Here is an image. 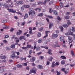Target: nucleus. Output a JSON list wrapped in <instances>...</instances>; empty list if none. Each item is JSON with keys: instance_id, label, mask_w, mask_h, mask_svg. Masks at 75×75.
<instances>
[{"instance_id": "obj_3", "label": "nucleus", "mask_w": 75, "mask_h": 75, "mask_svg": "<svg viewBox=\"0 0 75 75\" xmlns=\"http://www.w3.org/2000/svg\"><path fill=\"white\" fill-rule=\"evenodd\" d=\"M37 51H40V47L38 46L37 47H36V45H35L34 47V50H35Z\"/></svg>"}, {"instance_id": "obj_21", "label": "nucleus", "mask_w": 75, "mask_h": 75, "mask_svg": "<svg viewBox=\"0 0 75 75\" xmlns=\"http://www.w3.org/2000/svg\"><path fill=\"white\" fill-rule=\"evenodd\" d=\"M4 69H1L0 70V74H1L3 73V72H4V71H5V70Z\"/></svg>"}, {"instance_id": "obj_56", "label": "nucleus", "mask_w": 75, "mask_h": 75, "mask_svg": "<svg viewBox=\"0 0 75 75\" xmlns=\"http://www.w3.org/2000/svg\"><path fill=\"white\" fill-rule=\"evenodd\" d=\"M64 18H66V19H67V20H68V19H69V16H65L64 17Z\"/></svg>"}, {"instance_id": "obj_64", "label": "nucleus", "mask_w": 75, "mask_h": 75, "mask_svg": "<svg viewBox=\"0 0 75 75\" xmlns=\"http://www.w3.org/2000/svg\"><path fill=\"white\" fill-rule=\"evenodd\" d=\"M72 36L74 38V39H75V34H74V35H73Z\"/></svg>"}, {"instance_id": "obj_25", "label": "nucleus", "mask_w": 75, "mask_h": 75, "mask_svg": "<svg viewBox=\"0 0 75 75\" xmlns=\"http://www.w3.org/2000/svg\"><path fill=\"white\" fill-rule=\"evenodd\" d=\"M22 49H23V50H26V51H27V50H28V48H27V47H22Z\"/></svg>"}, {"instance_id": "obj_59", "label": "nucleus", "mask_w": 75, "mask_h": 75, "mask_svg": "<svg viewBox=\"0 0 75 75\" xmlns=\"http://www.w3.org/2000/svg\"><path fill=\"white\" fill-rule=\"evenodd\" d=\"M3 42L6 44V43H7V40H4L3 41Z\"/></svg>"}, {"instance_id": "obj_26", "label": "nucleus", "mask_w": 75, "mask_h": 75, "mask_svg": "<svg viewBox=\"0 0 75 75\" xmlns=\"http://www.w3.org/2000/svg\"><path fill=\"white\" fill-rule=\"evenodd\" d=\"M24 7H25V8H29L30 7V5H25L24 6Z\"/></svg>"}, {"instance_id": "obj_5", "label": "nucleus", "mask_w": 75, "mask_h": 75, "mask_svg": "<svg viewBox=\"0 0 75 75\" xmlns=\"http://www.w3.org/2000/svg\"><path fill=\"white\" fill-rule=\"evenodd\" d=\"M3 6L5 8H9V6H8V4H7L4 3L3 4Z\"/></svg>"}, {"instance_id": "obj_17", "label": "nucleus", "mask_w": 75, "mask_h": 75, "mask_svg": "<svg viewBox=\"0 0 75 75\" xmlns=\"http://www.w3.org/2000/svg\"><path fill=\"white\" fill-rule=\"evenodd\" d=\"M59 39L60 41H62L64 40V36H61Z\"/></svg>"}, {"instance_id": "obj_39", "label": "nucleus", "mask_w": 75, "mask_h": 75, "mask_svg": "<svg viewBox=\"0 0 75 75\" xmlns=\"http://www.w3.org/2000/svg\"><path fill=\"white\" fill-rule=\"evenodd\" d=\"M47 0H45L44 1V3L43 2H42V4H45L46 3H47Z\"/></svg>"}, {"instance_id": "obj_27", "label": "nucleus", "mask_w": 75, "mask_h": 75, "mask_svg": "<svg viewBox=\"0 0 75 75\" xmlns=\"http://www.w3.org/2000/svg\"><path fill=\"white\" fill-rule=\"evenodd\" d=\"M9 28V26H5V27H3V29H8Z\"/></svg>"}, {"instance_id": "obj_51", "label": "nucleus", "mask_w": 75, "mask_h": 75, "mask_svg": "<svg viewBox=\"0 0 75 75\" xmlns=\"http://www.w3.org/2000/svg\"><path fill=\"white\" fill-rule=\"evenodd\" d=\"M14 28H11V29L10 30V31L11 32H13V31H14Z\"/></svg>"}, {"instance_id": "obj_7", "label": "nucleus", "mask_w": 75, "mask_h": 75, "mask_svg": "<svg viewBox=\"0 0 75 75\" xmlns=\"http://www.w3.org/2000/svg\"><path fill=\"white\" fill-rule=\"evenodd\" d=\"M18 31L19 32H17L16 33V35H20V34H21L23 33V31L19 30Z\"/></svg>"}, {"instance_id": "obj_54", "label": "nucleus", "mask_w": 75, "mask_h": 75, "mask_svg": "<svg viewBox=\"0 0 75 75\" xmlns=\"http://www.w3.org/2000/svg\"><path fill=\"white\" fill-rule=\"evenodd\" d=\"M16 55H15V54H13L12 55H11L12 58H15Z\"/></svg>"}, {"instance_id": "obj_49", "label": "nucleus", "mask_w": 75, "mask_h": 75, "mask_svg": "<svg viewBox=\"0 0 75 75\" xmlns=\"http://www.w3.org/2000/svg\"><path fill=\"white\" fill-rule=\"evenodd\" d=\"M51 49H49L48 50V51L47 52V53H48V54H51Z\"/></svg>"}, {"instance_id": "obj_23", "label": "nucleus", "mask_w": 75, "mask_h": 75, "mask_svg": "<svg viewBox=\"0 0 75 75\" xmlns=\"http://www.w3.org/2000/svg\"><path fill=\"white\" fill-rule=\"evenodd\" d=\"M53 46L54 48H56V47H60V45H54Z\"/></svg>"}, {"instance_id": "obj_33", "label": "nucleus", "mask_w": 75, "mask_h": 75, "mask_svg": "<svg viewBox=\"0 0 75 75\" xmlns=\"http://www.w3.org/2000/svg\"><path fill=\"white\" fill-rule=\"evenodd\" d=\"M38 37H40L41 36V34L40 33H38L37 35Z\"/></svg>"}, {"instance_id": "obj_30", "label": "nucleus", "mask_w": 75, "mask_h": 75, "mask_svg": "<svg viewBox=\"0 0 75 75\" xmlns=\"http://www.w3.org/2000/svg\"><path fill=\"white\" fill-rule=\"evenodd\" d=\"M63 1H62V3H60V6L61 7H63V4H63V3H64V2L63 3Z\"/></svg>"}, {"instance_id": "obj_53", "label": "nucleus", "mask_w": 75, "mask_h": 75, "mask_svg": "<svg viewBox=\"0 0 75 75\" xmlns=\"http://www.w3.org/2000/svg\"><path fill=\"white\" fill-rule=\"evenodd\" d=\"M61 31L62 32H63V30H64V28L63 27H62L61 28Z\"/></svg>"}, {"instance_id": "obj_6", "label": "nucleus", "mask_w": 75, "mask_h": 75, "mask_svg": "<svg viewBox=\"0 0 75 75\" xmlns=\"http://www.w3.org/2000/svg\"><path fill=\"white\" fill-rule=\"evenodd\" d=\"M19 40H25L26 38H25V37L24 36H21L20 37Z\"/></svg>"}, {"instance_id": "obj_36", "label": "nucleus", "mask_w": 75, "mask_h": 75, "mask_svg": "<svg viewBox=\"0 0 75 75\" xmlns=\"http://www.w3.org/2000/svg\"><path fill=\"white\" fill-rule=\"evenodd\" d=\"M52 57H50L49 59H48V60L49 61H52Z\"/></svg>"}, {"instance_id": "obj_24", "label": "nucleus", "mask_w": 75, "mask_h": 75, "mask_svg": "<svg viewBox=\"0 0 75 75\" xmlns=\"http://www.w3.org/2000/svg\"><path fill=\"white\" fill-rule=\"evenodd\" d=\"M55 62H53L52 64V67H55Z\"/></svg>"}, {"instance_id": "obj_44", "label": "nucleus", "mask_w": 75, "mask_h": 75, "mask_svg": "<svg viewBox=\"0 0 75 75\" xmlns=\"http://www.w3.org/2000/svg\"><path fill=\"white\" fill-rule=\"evenodd\" d=\"M25 24V22H24L22 23L21 24V25H23V26Z\"/></svg>"}, {"instance_id": "obj_41", "label": "nucleus", "mask_w": 75, "mask_h": 75, "mask_svg": "<svg viewBox=\"0 0 75 75\" xmlns=\"http://www.w3.org/2000/svg\"><path fill=\"white\" fill-rule=\"evenodd\" d=\"M34 11V8H31L29 9V11Z\"/></svg>"}, {"instance_id": "obj_9", "label": "nucleus", "mask_w": 75, "mask_h": 75, "mask_svg": "<svg viewBox=\"0 0 75 75\" xmlns=\"http://www.w3.org/2000/svg\"><path fill=\"white\" fill-rule=\"evenodd\" d=\"M35 60V57H33L32 59H30V61L31 62H34Z\"/></svg>"}, {"instance_id": "obj_55", "label": "nucleus", "mask_w": 75, "mask_h": 75, "mask_svg": "<svg viewBox=\"0 0 75 75\" xmlns=\"http://www.w3.org/2000/svg\"><path fill=\"white\" fill-rule=\"evenodd\" d=\"M56 72H57V75H60V74H61V73H60V72H59L58 71H56Z\"/></svg>"}, {"instance_id": "obj_37", "label": "nucleus", "mask_w": 75, "mask_h": 75, "mask_svg": "<svg viewBox=\"0 0 75 75\" xmlns=\"http://www.w3.org/2000/svg\"><path fill=\"white\" fill-rule=\"evenodd\" d=\"M31 47V45H27V48H30Z\"/></svg>"}, {"instance_id": "obj_50", "label": "nucleus", "mask_w": 75, "mask_h": 75, "mask_svg": "<svg viewBox=\"0 0 75 75\" xmlns=\"http://www.w3.org/2000/svg\"><path fill=\"white\" fill-rule=\"evenodd\" d=\"M51 10H52V8H49V12L50 13H52V11H51Z\"/></svg>"}, {"instance_id": "obj_63", "label": "nucleus", "mask_w": 75, "mask_h": 75, "mask_svg": "<svg viewBox=\"0 0 75 75\" xmlns=\"http://www.w3.org/2000/svg\"><path fill=\"white\" fill-rule=\"evenodd\" d=\"M41 53H42V52H38V53H37V55H38V56L39 55L41 54Z\"/></svg>"}, {"instance_id": "obj_19", "label": "nucleus", "mask_w": 75, "mask_h": 75, "mask_svg": "<svg viewBox=\"0 0 75 75\" xmlns=\"http://www.w3.org/2000/svg\"><path fill=\"white\" fill-rule=\"evenodd\" d=\"M44 14L42 13H39L38 14V16L39 17H42L43 16Z\"/></svg>"}, {"instance_id": "obj_52", "label": "nucleus", "mask_w": 75, "mask_h": 75, "mask_svg": "<svg viewBox=\"0 0 75 75\" xmlns=\"http://www.w3.org/2000/svg\"><path fill=\"white\" fill-rule=\"evenodd\" d=\"M72 31H73V32H75V28L74 27H72Z\"/></svg>"}, {"instance_id": "obj_35", "label": "nucleus", "mask_w": 75, "mask_h": 75, "mask_svg": "<svg viewBox=\"0 0 75 75\" xmlns=\"http://www.w3.org/2000/svg\"><path fill=\"white\" fill-rule=\"evenodd\" d=\"M57 18L59 21H61V18H60V17L59 16H57Z\"/></svg>"}, {"instance_id": "obj_10", "label": "nucleus", "mask_w": 75, "mask_h": 75, "mask_svg": "<svg viewBox=\"0 0 75 75\" xmlns=\"http://www.w3.org/2000/svg\"><path fill=\"white\" fill-rule=\"evenodd\" d=\"M37 67L38 69H43V66L41 65H38Z\"/></svg>"}, {"instance_id": "obj_16", "label": "nucleus", "mask_w": 75, "mask_h": 75, "mask_svg": "<svg viewBox=\"0 0 75 75\" xmlns=\"http://www.w3.org/2000/svg\"><path fill=\"white\" fill-rule=\"evenodd\" d=\"M60 58H62V59H66L67 57L64 56L62 55L60 57Z\"/></svg>"}, {"instance_id": "obj_4", "label": "nucleus", "mask_w": 75, "mask_h": 75, "mask_svg": "<svg viewBox=\"0 0 75 75\" xmlns=\"http://www.w3.org/2000/svg\"><path fill=\"white\" fill-rule=\"evenodd\" d=\"M35 13V11H33L32 12L29 11V16L31 15L32 16H34Z\"/></svg>"}, {"instance_id": "obj_14", "label": "nucleus", "mask_w": 75, "mask_h": 75, "mask_svg": "<svg viewBox=\"0 0 75 75\" xmlns=\"http://www.w3.org/2000/svg\"><path fill=\"white\" fill-rule=\"evenodd\" d=\"M0 58L2 59H4L6 58V56L5 55L1 56H0Z\"/></svg>"}, {"instance_id": "obj_60", "label": "nucleus", "mask_w": 75, "mask_h": 75, "mask_svg": "<svg viewBox=\"0 0 75 75\" xmlns=\"http://www.w3.org/2000/svg\"><path fill=\"white\" fill-rule=\"evenodd\" d=\"M47 17L49 18H53V17L51 16H48Z\"/></svg>"}, {"instance_id": "obj_12", "label": "nucleus", "mask_w": 75, "mask_h": 75, "mask_svg": "<svg viewBox=\"0 0 75 75\" xmlns=\"http://www.w3.org/2000/svg\"><path fill=\"white\" fill-rule=\"evenodd\" d=\"M68 39L69 40V43H71L72 42V37L71 36L68 37Z\"/></svg>"}, {"instance_id": "obj_2", "label": "nucleus", "mask_w": 75, "mask_h": 75, "mask_svg": "<svg viewBox=\"0 0 75 75\" xmlns=\"http://www.w3.org/2000/svg\"><path fill=\"white\" fill-rule=\"evenodd\" d=\"M7 10L10 12L11 13H16V10H13V9H9L8 8L7 9Z\"/></svg>"}, {"instance_id": "obj_11", "label": "nucleus", "mask_w": 75, "mask_h": 75, "mask_svg": "<svg viewBox=\"0 0 75 75\" xmlns=\"http://www.w3.org/2000/svg\"><path fill=\"white\" fill-rule=\"evenodd\" d=\"M52 11L53 14L56 15V16H57V15H58V12H57V11L55 10H53Z\"/></svg>"}, {"instance_id": "obj_46", "label": "nucleus", "mask_w": 75, "mask_h": 75, "mask_svg": "<svg viewBox=\"0 0 75 75\" xmlns=\"http://www.w3.org/2000/svg\"><path fill=\"white\" fill-rule=\"evenodd\" d=\"M40 58L41 60H42L44 59V57L42 56H40Z\"/></svg>"}, {"instance_id": "obj_48", "label": "nucleus", "mask_w": 75, "mask_h": 75, "mask_svg": "<svg viewBox=\"0 0 75 75\" xmlns=\"http://www.w3.org/2000/svg\"><path fill=\"white\" fill-rule=\"evenodd\" d=\"M59 62H57L55 63V65H59Z\"/></svg>"}, {"instance_id": "obj_57", "label": "nucleus", "mask_w": 75, "mask_h": 75, "mask_svg": "<svg viewBox=\"0 0 75 75\" xmlns=\"http://www.w3.org/2000/svg\"><path fill=\"white\" fill-rule=\"evenodd\" d=\"M9 37V36H8V35H6L5 36V38H8Z\"/></svg>"}, {"instance_id": "obj_13", "label": "nucleus", "mask_w": 75, "mask_h": 75, "mask_svg": "<svg viewBox=\"0 0 75 75\" xmlns=\"http://www.w3.org/2000/svg\"><path fill=\"white\" fill-rule=\"evenodd\" d=\"M13 2L12 1H11V4L10 5L9 4H8V6H9V7H13Z\"/></svg>"}, {"instance_id": "obj_42", "label": "nucleus", "mask_w": 75, "mask_h": 75, "mask_svg": "<svg viewBox=\"0 0 75 75\" xmlns=\"http://www.w3.org/2000/svg\"><path fill=\"white\" fill-rule=\"evenodd\" d=\"M11 49V47H6V50H10Z\"/></svg>"}, {"instance_id": "obj_20", "label": "nucleus", "mask_w": 75, "mask_h": 75, "mask_svg": "<svg viewBox=\"0 0 75 75\" xmlns=\"http://www.w3.org/2000/svg\"><path fill=\"white\" fill-rule=\"evenodd\" d=\"M16 46L15 45H14V44H13V45H12L11 46V48H12L13 49H14L15 48V46Z\"/></svg>"}, {"instance_id": "obj_31", "label": "nucleus", "mask_w": 75, "mask_h": 75, "mask_svg": "<svg viewBox=\"0 0 75 75\" xmlns=\"http://www.w3.org/2000/svg\"><path fill=\"white\" fill-rule=\"evenodd\" d=\"M43 30V28L41 27L39 29V31H40V32H42Z\"/></svg>"}, {"instance_id": "obj_58", "label": "nucleus", "mask_w": 75, "mask_h": 75, "mask_svg": "<svg viewBox=\"0 0 75 75\" xmlns=\"http://www.w3.org/2000/svg\"><path fill=\"white\" fill-rule=\"evenodd\" d=\"M29 34H32V35H33V33L32 32V31L31 30H30L29 31Z\"/></svg>"}, {"instance_id": "obj_34", "label": "nucleus", "mask_w": 75, "mask_h": 75, "mask_svg": "<svg viewBox=\"0 0 75 75\" xmlns=\"http://www.w3.org/2000/svg\"><path fill=\"white\" fill-rule=\"evenodd\" d=\"M71 53L72 56H73V57H74V51H73V50H71Z\"/></svg>"}, {"instance_id": "obj_47", "label": "nucleus", "mask_w": 75, "mask_h": 75, "mask_svg": "<svg viewBox=\"0 0 75 75\" xmlns=\"http://www.w3.org/2000/svg\"><path fill=\"white\" fill-rule=\"evenodd\" d=\"M40 4H42V2L40 1L39 3L37 4L38 5H40Z\"/></svg>"}, {"instance_id": "obj_22", "label": "nucleus", "mask_w": 75, "mask_h": 75, "mask_svg": "<svg viewBox=\"0 0 75 75\" xmlns=\"http://www.w3.org/2000/svg\"><path fill=\"white\" fill-rule=\"evenodd\" d=\"M28 14L26 13L25 14V16H24V19H26L28 17Z\"/></svg>"}, {"instance_id": "obj_15", "label": "nucleus", "mask_w": 75, "mask_h": 75, "mask_svg": "<svg viewBox=\"0 0 75 75\" xmlns=\"http://www.w3.org/2000/svg\"><path fill=\"white\" fill-rule=\"evenodd\" d=\"M52 37L54 38H57L58 35L57 34H53L52 35Z\"/></svg>"}, {"instance_id": "obj_18", "label": "nucleus", "mask_w": 75, "mask_h": 75, "mask_svg": "<svg viewBox=\"0 0 75 75\" xmlns=\"http://www.w3.org/2000/svg\"><path fill=\"white\" fill-rule=\"evenodd\" d=\"M63 26L64 27V28H67V27L69 26V25H67V24H63Z\"/></svg>"}, {"instance_id": "obj_29", "label": "nucleus", "mask_w": 75, "mask_h": 75, "mask_svg": "<svg viewBox=\"0 0 75 75\" xmlns=\"http://www.w3.org/2000/svg\"><path fill=\"white\" fill-rule=\"evenodd\" d=\"M17 67L19 68H21L22 67V65L21 64H18L17 65Z\"/></svg>"}, {"instance_id": "obj_32", "label": "nucleus", "mask_w": 75, "mask_h": 75, "mask_svg": "<svg viewBox=\"0 0 75 75\" xmlns=\"http://www.w3.org/2000/svg\"><path fill=\"white\" fill-rule=\"evenodd\" d=\"M42 40L41 39H40L38 40V43H41V42H42Z\"/></svg>"}, {"instance_id": "obj_61", "label": "nucleus", "mask_w": 75, "mask_h": 75, "mask_svg": "<svg viewBox=\"0 0 75 75\" xmlns=\"http://www.w3.org/2000/svg\"><path fill=\"white\" fill-rule=\"evenodd\" d=\"M32 70H34V71H37V69L35 67H33V69Z\"/></svg>"}, {"instance_id": "obj_8", "label": "nucleus", "mask_w": 75, "mask_h": 75, "mask_svg": "<svg viewBox=\"0 0 75 75\" xmlns=\"http://www.w3.org/2000/svg\"><path fill=\"white\" fill-rule=\"evenodd\" d=\"M50 33V31H47L46 32V35L44 37H43V38H45L46 37H48V34H49Z\"/></svg>"}, {"instance_id": "obj_62", "label": "nucleus", "mask_w": 75, "mask_h": 75, "mask_svg": "<svg viewBox=\"0 0 75 75\" xmlns=\"http://www.w3.org/2000/svg\"><path fill=\"white\" fill-rule=\"evenodd\" d=\"M50 64V62L49 61H47V62L46 65H49Z\"/></svg>"}, {"instance_id": "obj_40", "label": "nucleus", "mask_w": 75, "mask_h": 75, "mask_svg": "<svg viewBox=\"0 0 75 75\" xmlns=\"http://www.w3.org/2000/svg\"><path fill=\"white\" fill-rule=\"evenodd\" d=\"M65 61L64 60H62L61 62V64H62L63 65L64 64H65Z\"/></svg>"}, {"instance_id": "obj_38", "label": "nucleus", "mask_w": 75, "mask_h": 75, "mask_svg": "<svg viewBox=\"0 0 75 75\" xmlns=\"http://www.w3.org/2000/svg\"><path fill=\"white\" fill-rule=\"evenodd\" d=\"M67 21L68 22L67 23V24L68 25H69L71 24V23L70 22V21L69 20H68Z\"/></svg>"}, {"instance_id": "obj_43", "label": "nucleus", "mask_w": 75, "mask_h": 75, "mask_svg": "<svg viewBox=\"0 0 75 75\" xmlns=\"http://www.w3.org/2000/svg\"><path fill=\"white\" fill-rule=\"evenodd\" d=\"M33 52L32 50H30L29 52V55H31L32 53Z\"/></svg>"}, {"instance_id": "obj_28", "label": "nucleus", "mask_w": 75, "mask_h": 75, "mask_svg": "<svg viewBox=\"0 0 75 75\" xmlns=\"http://www.w3.org/2000/svg\"><path fill=\"white\" fill-rule=\"evenodd\" d=\"M53 24L50 23V24H49V29H51V28H52V26H53Z\"/></svg>"}, {"instance_id": "obj_45", "label": "nucleus", "mask_w": 75, "mask_h": 75, "mask_svg": "<svg viewBox=\"0 0 75 75\" xmlns=\"http://www.w3.org/2000/svg\"><path fill=\"white\" fill-rule=\"evenodd\" d=\"M16 13H17V14H20L21 16H22V14L20 12H16Z\"/></svg>"}, {"instance_id": "obj_1", "label": "nucleus", "mask_w": 75, "mask_h": 75, "mask_svg": "<svg viewBox=\"0 0 75 75\" xmlns=\"http://www.w3.org/2000/svg\"><path fill=\"white\" fill-rule=\"evenodd\" d=\"M24 3V2L23 1H17L16 3L15 4L16 6H18L19 4H23Z\"/></svg>"}]
</instances>
